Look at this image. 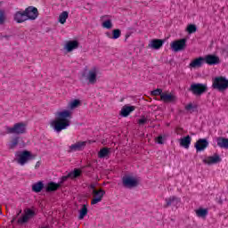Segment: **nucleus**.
<instances>
[{
	"mask_svg": "<svg viewBox=\"0 0 228 228\" xmlns=\"http://www.w3.org/2000/svg\"><path fill=\"white\" fill-rule=\"evenodd\" d=\"M205 61H204V57L200 56L198 57L194 60H192L191 61V63L189 64V68L190 69H200L202 67V65H204Z\"/></svg>",
	"mask_w": 228,
	"mask_h": 228,
	"instance_id": "18",
	"label": "nucleus"
},
{
	"mask_svg": "<svg viewBox=\"0 0 228 228\" xmlns=\"http://www.w3.org/2000/svg\"><path fill=\"white\" fill-rule=\"evenodd\" d=\"M40 167V161H37L36 166H35V168H38Z\"/></svg>",
	"mask_w": 228,
	"mask_h": 228,
	"instance_id": "44",
	"label": "nucleus"
},
{
	"mask_svg": "<svg viewBox=\"0 0 228 228\" xmlns=\"http://www.w3.org/2000/svg\"><path fill=\"white\" fill-rule=\"evenodd\" d=\"M175 97L173 95V96H172V101H175Z\"/></svg>",
	"mask_w": 228,
	"mask_h": 228,
	"instance_id": "51",
	"label": "nucleus"
},
{
	"mask_svg": "<svg viewBox=\"0 0 228 228\" xmlns=\"http://www.w3.org/2000/svg\"><path fill=\"white\" fill-rule=\"evenodd\" d=\"M106 194V191L102 189L100 190H94L93 195L94 199L91 201V204L94 206L95 204H99L102 200V197Z\"/></svg>",
	"mask_w": 228,
	"mask_h": 228,
	"instance_id": "11",
	"label": "nucleus"
},
{
	"mask_svg": "<svg viewBox=\"0 0 228 228\" xmlns=\"http://www.w3.org/2000/svg\"><path fill=\"white\" fill-rule=\"evenodd\" d=\"M160 101H162V102H172V93H170L169 94L167 93H162L161 96H160Z\"/></svg>",
	"mask_w": 228,
	"mask_h": 228,
	"instance_id": "29",
	"label": "nucleus"
},
{
	"mask_svg": "<svg viewBox=\"0 0 228 228\" xmlns=\"http://www.w3.org/2000/svg\"><path fill=\"white\" fill-rule=\"evenodd\" d=\"M129 37H131V34H126V40H127V38H128Z\"/></svg>",
	"mask_w": 228,
	"mask_h": 228,
	"instance_id": "48",
	"label": "nucleus"
},
{
	"mask_svg": "<svg viewBox=\"0 0 228 228\" xmlns=\"http://www.w3.org/2000/svg\"><path fill=\"white\" fill-rule=\"evenodd\" d=\"M194 147L198 152H202V151H206L209 147V142H208V139H199Z\"/></svg>",
	"mask_w": 228,
	"mask_h": 228,
	"instance_id": "12",
	"label": "nucleus"
},
{
	"mask_svg": "<svg viewBox=\"0 0 228 228\" xmlns=\"http://www.w3.org/2000/svg\"><path fill=\"white\" fill-rule=\"evenodd\" d=\"M163 44H165V39H152L148 45V47L154 51H158V49H161V47H163Z\"/></svg>",
	"mask_w": 228,
	"mask_h": 228,
	"instance_id": "16",
	"label": "nucleus"
},
{
	"mask_svg": "<svg viewBox=\"0 0 228 228\" xmlns=\"http://www.w3.org/2000/svg\"><path fill=\"white\" fill-rule=\"evenodd\" d=\"M86 70H87V69H85V72H86Z\"/></svg>",
	"mask_w": 228,
	"mask_h": 228,
	"instance_id": "52",
	"label": "nucleus"
},
{
	"mask_svg": "<svg viewBox=\"0 0 228 228\" xmlns=\"http://www.w3.org/2000/svg\"><path fill=\"white\" fill-rule=\"evenodd\" d=\"M82 171L81 169L75 168L73 171L69 172L67 175H64L61 178V182L59 184H63L65 181L68 179H77V177H81Z\"/></svg>",
	"mask_w": 228,
	"mask_h": 228,
	"instance_id": "10",
	"label": "nucleus"
},
{
	"mask_svg": "<svg viewBox=\"0 0 228 228\" xmlns=\"http://www.w3.org/2000/svg\"><path fill=\"white\" fill-rule=\"evenodd\" d=\"M15 156L17 158L16 159L17 163H19L21 166L26 165L28 161H31L35 159V158H37V154H32V152L28 150H24L22 151H17Z\"/></svg>",
	"mask_w": 228,
	"mask_h": 228,
	"instance_id": "3",
	"label": "nucleus"
},
{
	"mask_svg": "<svg viewBox=\"0 0 228 228\" xmlns=\"http://www.w3.org/2000/svg\"><path fill=\"white\" fill-rule=\"evenodd\" d=\"M102 26L106 29H111L113 28V23H111V20H107L102 22Z\"/></svg>",
	"mask_w": 228,
	"mask_h": 228,
	"instance_id": "36",
	"label": "nucleus"
},
{
	"mask_svg": "<svg viewBox=\"0 0 228 228\" xmlns=\"http://www.w3.org/2000/svg\"><path fill=\"white\" fill-rule=\"evenodd\" d=\"M175 202H176V204H179V201L177 200V199H175V197H173L172 198V204H175Z\"/></svg>",
	"mask_w": 228,
	"mask_h": 228,
	"instance_id": "42",
	"label": "nucleus"
},
{
	"mask_svg": "<svg viewBox=\"0 0 228 228\" xmlns=\"http://www.w3.org/2000/svg\"><path fill=\"white\" fill-rule=\"evenodd\" d=\"M212 88L224 92L228 88V79L225 77H216L213 79Z\"/></svg>",
	"mask_w": 228,
	"mask_h": 228,
	"instance_id": "4",
	"label": "nucleus"
},
{
	"mask_svg": "<svg viewBox=\"0 0 228 228\" xmlns=\"http://www.w3.org/2000/svg\"><path fill=\"white\" fill-rule=\"evenodd\" d=\"M17 220V216H14L12 221H11V224H13V222H15Z\"/></svg>",
	"mask_w": 228,
	"mask_h": 228,
	"instance_id": "45",
	"label": "nucleus"
},
{
	"mask_svg": "<svg viewBox=\"0 0 228 228\" xmlns=\"http://www.w3.org/2000/svg\"><path fill=\"white\" fill-rule=\"evenodd\" d=\"M60 188H61V183H56L54 182L48 183L47 185L45 187L47 193H53V191H57V190H60Z\"/></svg>",
	"mask_w": 228,
	"mask_h": 228,
	"instance_id": "20",
	"label": "nucleus"
},
{
	"mask_svg": "<svg viewBox=\"0 0 228 228\" xmlns=\"http://www.w3.org/2000/svg\"><path fill=\"white\" fill-rule=\"evenodd\" d=\"M216 143L217 147H220V149H228V138L217 137Z\"/></svg>",
	"mask_w": 228,
	"mask_h": 228,
	"instance_id": "25",
	"label": "nucleus"
},
{
	"mask_svg": "<svg viewBox=\"0 0 228 228\" xmlns=\"http://www.w3.org/2000/svg\"><path fill=\"white\" fill-rule=\"evenodd\" d=\"M203 58L207 65H218V63H220V57L216 55L208 54Z\"/></svg>",
	"mask_w": 228,
	"mask_h": 228,
	"instance_id": "15",
	"label": "nucleus"
},
{
	"mask_svg": "<svg viewBox=\"0 0 228 228\" xmlns=\"http://www.w3.org/2000/svg\"><path fill=\"white\" fill-rule=\"evenodd\" d=\"M185 110L186 111H191V110H193V103H189L185 106Z\"/></svg>",
	"mask_w": 228,
	"mask_h": 228,
	"instance_id": "40",
	"label": "nucleus"
},
{
	"mask_svg": "<svg viewBox=\"0 0 228 228\" xmlns=\"http://www.w3.org/2000/svg\"><path fill=\"white\" fill-rule=\"evenodd\" d=\"M88 215V207L86 205H82V208L79 210L78 220H83Z\"/></svg>",
	"mask_w": 228,
	"mask_h": 228,
	"instance_id": "27",
	"label": "nucleus"
},
{
	"mask_svg": "<svg viewBox=\"0 0 228 228\" xmlns=\"http://www.w3.org/2000/svg\"><path fill=\"white\" fill-rule=\"evenodd\" d=\"M25 13H27V18L29 20H35L38 17V9L37 7L28 6L25 9Z\"/></svg>",
	"mask_w": 228,
	"mask_h": 228,
	"instance_id": "13",
	"label": "nucleus"
},
{
	"mask_svg": "<svg viewBox=\"0 0 228 228\" xmlns=\"http://www.w3.org/2000/svg\"><path fill=\"white\" fill-rule=\"evenodd\" d=\"M172 205V199L169 198L168 200H167V204L165 206V208H168V206H171Z\"/></svg>",
	"mask_w": 228,
	"mask_h": 228,
	"instance_id": "41",
	"label": "nucleus"
},
{
	"mask_svg": "<svg viewBox=\"0 0 228 228\" xmlns=\"http://www.w3.org/2000/svg\"><path fill=\"white\" fill-rule=\"evenodd\" d=\"M6 22V11L0 9V26H3Z\"/></svg>",
	"mask_w": 228,
	"mask_h": 228,
	"instance_id": "33",
	"label": "nucleus"
},
{
	"mask_svg": "<svg viewBox=\"0 0 228 228\" xmlns=\"http://www.w3.org/2000/svg\"><path fill=\"white\" fill-rule=\"evenodd\" d=\"M186 31H187V33H189V35L196 33L197 32V26H195L194 24H190V25L187 26Z\"/></svg>",
	"mask_w": 228,
	"mask_h": 228,
	"instance_id": "35",
	"label": "nucleus"
},
{
	"mask_svg": "<svg viewBox=\"0 0 228 228\" xmlns=\"http://www.w3.org/2000/svg\"><path fill=\"white\" fill-rule=\"evenodd\" d=\"M122 184L124 188H136L140 184V181L131 175H125L122 177Z\"/></svg>",
	"mask_w": 228,
	"mask_h": 228,
	"instance_id": "6",
	"label": "nucleus"
},
{
	"mask_svg": "<svg viewBox=\"0 0 228 228\" xmlns=\"http://www.w3.org/2000/svg\"><path fill=\"white\" fill-rule=\"evenodd\" d=\"M69 19V12L64 11L59 15V22L60 24H65L67 20Z\"/></svg>",
	"mask_w": 228,
	"mask_h": 228,
	"instance_id": "28",
	"label": "nucleus"
},
{
	"mask_svg": "<svg viewBox=\"0 0 228 228\" xmlns=\"http://www.w3.org/2000/svg\"><path fill=\"white\" fill-rule=\"evenodd\" d=\"M87 79L91 85H95L97 83V68L94 67L89 70L87 75Z\"/></svg>",
	"mask_w": 228,
	"mask_h": 228,
	"instance_id": "19",
	"label": "nucleus"
},
{
	"mask_svg": "<svg viewBox=\"0 0 228 228\" xmlns=\"http://www.w3.org/2000/svg\"><path fill=\"white\" fill-rule=\"evenodd\" d=\"M220 161H222V158H220V155L218 154L209 156L203 159V163H205V165H216V163H220Z\"/></svg>",
	"mask_w": 228,
	"mask_h": 228,
	"instance_id": "17",
	"label": "nucleus"
},
{
	"mask_svg": "<svg viewBox=\"0 0 228 228\" xmlns=\"http://www.w3.org/2000/svg\"><path fill=\"white\" fill-rule=\"evenodd\" d=\"M172 49L175 53H181V51H184V49H186V38L173 41Z\"/></svg>",
	"mask_w": 228,
	"mask_h": 228,
	"instance_id": "9",
	"label": "nucleus"
},
{
	"mask_svg": "<svg viewBox=\"0 0 228 228\" xmlns=\"http://www.w3.org/2000/svg\"><path fill=\"white\" fill-rule=\"evenodd\" d=\"M121 35H122V31L119 28H115V29L112 30L111 38L113 40H117V38H120Z\"/></svg>",
	"mask_w": 228,
	"mask_h": 228,
	"instance_id": "34",
	"label": "nucleus"
},
{
	"mask_svg": "<svg viewBox=\"0 0 228 228\" xmlns=\"http://www.w3.org/2000/svg\"><path fill=\"white\" fill-rule=\"evenodd\" d=\"M69 118H72V112L69 110H64L57 113V117L51 121L50 126L56 133H61L63 129L70 126V119Z\"/></svg>",
	"mask_w": 228,
	"mask_h": 228,
	"instance_id": "1",
	"label": "nucleus"
},
{
	"mask_svg": "<svg viewBox=\"0 0 228 228\" xmlns=\"http://www.w3.org/2000/svg\"><path fill=\"white\" fill-rule=\"evenodd\" d=\"M77 47H79V41L72 40V41H68L66 43L64 49H66L68 53H72V51L74 49H77Z\"/></svg>",
	"mask_w": 228,
	"mask_h": 228,
	"instance_id": "21",
	"label": "nucleus"
},
{
	"mask_svg": "<svg viewBox=\"0 0 228 228\" xmlns=\"http://www.w3.org/2000/svg\"><path fill=\"white\" fill-rule=\"evenodd\" d=\"M36 215L35 210H32L31 208H25L24 215L17 220L18 225H24V224H28V222H29L31 218H34Z\"/></svg>",
	"mask_w": 228,
	"mask_h": 228,
	"instance_id": "5",
	"label": "nucleus"
},
{
	"mask_svg": "<svg viewBox=\"0 0 228 228\" xmlns=\"http://www.w3.org/2000/svg\"><path fill=\"white\" fill-rule=\"evenodd\" d=\"M79 104H81V102L79 100H74L73 102H71L69 105V108L70 110H74V108H77V106H79Z\"/></svg>",
	"mask_w": 228,
	"mask_h": 228,
	"instance_id": "37",
	"label": "nucleus"
},
{
	"mask_svg": "<svg viewBox=\"0 0 228 228\" xmlns=\"http://www.w3.org/2000/svg\"><path fill=\"white\" fill-rule=\"evenodd\" d=\"M86 168H92V164H88L87 166H86Z\"/></svg>",
	"mask_w": 228,
	"mask_h": 228,
	"instance_id": "46",
	"label": "nucleus"
},
{
	"mask_svg": "<svg viewBox=\"0 0 228 228\" xmlns=\"http://www.w3.org/2000/svg\"><path fill=\"white\" fill-rule=\"evenodd\" d=\"M82 76H83V77H86V73L84 72V73L82 74Z\"/></svg>",
	"mask_w": 228,
	"mask_h": 228,
	"instance_id": "49",
	"label": "nucleus"
},
{
	"mask_svg": "<svg viewBox=\"0 0 228 228\" xmlns=\"http://www.w3.org/2000/svg\"><path fill=\"white\" fill-rule=\"evenodd\" d=\"M86 147V142H77L71 146H69V152L76 151H83Z\"/></svg>",
	"mask_w": 228,
	"mask_h": 228,
	"instance_id": "23",
	"label": "nucleus"
},
{
	"mask_svg": "<svg viewBox=\"0 0 228 228\" xmlns=\"http://www.w3.org/2000/svg\"><path fill=\"white\" fill-rule=\"evenodd\" d=\"M20 213H22V210H20L19 213L16 215L17 218L20 216Z\"/></svg>",
	"mask_w": 228,
	"mask_h": 228,
	"instance_id": "47",
	"label": "nucleus"
},
{
	"mask_svg": "<svg viewBox=\"0 0 228 228\" xmlns=\"http://www.w3.org/2000/svg\"><path fill=\"white\" fill-rule=\"evenodd\" d=\"M6 134H16V136H20V134H26L28 132V125L24 122H19L13 125V126H6Z\"/></svg>",
	"mask_w": 228,
	"mask_h": 228,
	"instance_id": "2",
	"label": "nucleus"
},
{
	"mask_svg": "<svg viewBox=\"0 0 228 228\" xmlns=\"http://www.w3.org/2000/svg\"><path fill=\"white\" fill-rule=\"evenodd\" d=\"M20 149H24L26 147V142H24V138L20 135H15L11 139V142L9 143V149L13 150L16 147Z\"/></svg>",
	"mask_w": 228,
	"mask_h": 228,
	"instance_id": "7",
	"label": "nucleus"
},
{
	"mask_svg": "<svg viewBox=\"0 0 228 228\" xmlns=\"http://www.w3.org/2000/svg\"><path fill=\"white\" fill-rule=\"evenodd\" d=\"M89 188H91V190H93V191H94V190H97V189H95V184H94V183H91L89 185Z\"/></svg>",
	"mask_w": 228,
	"mask_h": 228,
	"instance_id": "43",
	"label": "nucleus"
},
{
	"mask_svg": "<svg viewBox=\"0 0 228 228\" xmlns=\"http://www.w3.org/2000/svg\"><path fill=\"white\" fill-rule=\"evenodd\" d=\"M208 213L209 212L208 211V208H200V209L196 210V215L200 218H206V216H208Z\"/></svg>",
	"mask_w": 228,
	"mask_h": 228,
	"instance_id": "30",
	"label": "nucleus"
},
{
	"mask_svg": "<svg viewBox=\"0 0 228 228\" xmlns=\"http://www.w3.org/2000/svg\"><path fill=\"white\" fill-rule=\"evenodd\" d=\"M163 94V89L157 88L151 92V95H153L154 97L159 95L161 97V94Z\"/></svg>",
	"mask_w": 228,
	"mask_h": 228,
	"instance_id": "38",
	"label": "nucleus"
},
{
	"mask_svg": "<svg viewBox=\"0 0 228 228\" xmlns=\"http://www.w3.org/2000/svg\"><path fill=\"white\" fill-rule=\"evenodd\" d=\"M180 145L183 147V149H190V145H191V137L187 135L183 138L180 139Z\"/></svg>",
	"mask_w": 228,
	"mask_h": 228,
	"instance_id": "24",
	"label": "nucleus"
},
{
	"mask_svg": "<svg viewBox=\"0 0 228 228\" xmlns=\"http://www.w3.org/2000/svg\"><path fill=\"white\" fill-rule=\"evenodd\" d=\"M44 188H45V186H44V182L39 181L32 185V191L35 193H40Z\"/></svg>",
	"mask_w": 228,
	"mask_h": 228,
	"instance_id": "26",
	"label": "nucleus"
},
{
	"mask_svg": "<svg viewBox=\"0 0 228 228\" xmlns=\"http://www.w3.org/2000/svg\"><path fill=\"white\" fill-rule=\"evenodd\" d=\"M4 38H10V36H4Z\"/></svg>",
	"mask_w": 228,
	"mask_h": 228,
	"instance_id": "50",
	"label": "nucleus"
},
{
	"mask_svg": "<svg viewBox=\"0 0 228 228\" xmlns=\"http://www.w3.org/2000/svg\"><path fill=\"white\" fill-rule=\"evenodd\" d=\"M167 138H168V135L167 134H160L158 137L155 138V142L159 143V145H163L165 142H167Z\"/></svg>",
	"mask_w": 228,
	"mask_h": 228,
	"instance_id": "32",
	"label": "nucleus"
},
{
	"mask_svg": "<svg viewBox=\"0 0 228 228\" xmlns=\"http://www.w3.org/2000/svg\"><path fill=\"white\" fill-rule=\"evenodd\" d=\"M149 122V118H147L145 116H142L140 119H138L137 124L139 126H145Z\"/></svg>",
	"mask_w": 228,
	"mask_h": 228,
	"instance_id": "39",
	"label": "nucleus"
},
{
	"mask_svg": "<svg viewBox=\"0 0 228 228\" xmlns=\"http://www.w3.org/2000/svg\"><path fill=\"white\" fill-rule=\"evenodd\" d=\"M110 156V148H102L98 152V158L104 159Z\"/></svg>",
	"mask_w": 228,
	"mask_h": 228,
	"instance_id": "31",
	"label": "nucleus"
},
{
	"mask_svg": "<svg viewBox=\"0 0 228 228\" xmlns=\"http://www.w3.org/2000/svg\"><path fill=\"white\" fill-rule=\"evenodd\" d=\"M14 20L17 21L18 24H22V22H26V20H29L26 11H18L14 14Z\"/></svg>",
	"mask_w": 228,
	"mask_h": 228,
	"instance_id": "14",
	"label": "nucleus"
},
{
	"mask_svg": "<svg viewBox=\"0 0 228 228\" xmlns=\"http://www.w3.org/2000/svg\"><path fill=\"white\" fill-rule=\"evenodd\" d=\"M190 92L193 94V95H202L205 92H208V86L204 84H192L189 89Z\"/></svg>",
	"mask_w": 228,
	"mask_h": 228,
	"instance_id": "8",
	"label": "nucleus"
},
{
	"mask_svg": "<svg viewBox=\"0 0 228 228\" xmlns=\"http://www.w3.org/2000/svg\"><path fill=\"white\" fill-rule=\"evenodd\" d=\"M134 110H136V107H134V106L125 105L121 109L120 115H121V117H125V118L129 117V115H131V113H133V111H134Z\"/></svg>",
	"mask_w": 228,
	"mask_h": 228,
	"instance_id": "22",
	"label": "nucleus"
}]
</instances>
